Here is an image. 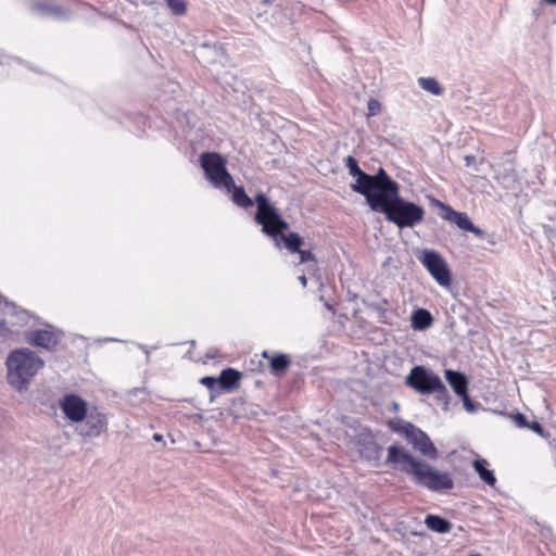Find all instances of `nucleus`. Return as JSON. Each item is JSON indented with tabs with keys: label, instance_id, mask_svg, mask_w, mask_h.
Masks as SVG:
<instances>
[{
	"label": "nucleus",
	"instance_id": "nucleus-45",
	"mask_svg": "<svg viewBox=\"0 0 556 556\" xmlns=\"http://www.w3.org/2000/svg\"><path fill=\"white\" fill-rule=\"evenodd\" d=\"M5 305H7V306H12V307L14 308V305H13V304H11V303H9L8 301H5Z\"/></svg>",
	"mask_w": 556,
	"mask_h": 556
},
{
	"label": "nucleus",
	"instance_id": "nucleus-32",
	"mask_svg": "<svg viewBox=\"0 0 556 556\" xmlns=\"http://www.w3.org/2000/svg\"><path fill=\"white\" fill-rule=\"evenodd\" d=\"M200 382H201V384L205 386L207 389L214 390L216 383H218V378L216 379L214 377L206 376V377L201 378Z\"/></svg>",
	"mask_w": 556,
	"mask_h": 556
},
{
	"label": "nucleus",
	"instance_id": "nucleus-22",
	"mask_svg": "<svg viewBox=\"0 0 556 556\" xmlns=\"http://www.w3.org/2000/svg\"><path fill=\"white\" fill-rule=\"evenodd\" d=\"M231 200L239 207H250L253 205V200L245 193L243 187L236 186L231 187Z\"/></svg>",
	"mask_w": 556,
	"mask_h": 556
},
{
	"label": "nucleus",
	"instance_id": "nucleus-37",
	"mask_svg": "<svg viewBox=\"0 0 556 556\" xmlns=\"http://www.w3.org/2000/svg\"><path fill=\"white\" fill-rule=\"evenodd\" d=\"M9 329L5 326V323L3 320H0V334L5 336Z\"/></svg>",
	"mask_w": 556,
	"mask_h": 556
},
{
	"label": "nucleus",
	"instance_id": "nucleus-12",
	"mask_svg": "<svg viewBox=\"0 0 556 556\" xmlns=\"http://www.w3.org/2000/svg\"><path fill=\"white\" fill-rule=\"evenodd\" d=\"M407 428L408 433L405 438L414 448L419 451L424 456L435 460L439 457V453L428 434L415 425L408 426Z\"/></svg>",
	"mask_w": 556,
	"mask_h": 556
},
{
	"label": "nucleus",
	"instance_id": "nucleus-7",
	"mask_svg": "<svg viewBox=\"0 0 556 556\" xmlns=\"http://www.w3.org/2000/svg\"><path fill=\"white\" fill-rule=\"evenodd\" d=\"M405 383L420 394H432L445 391L441 378L431 369L421 365L414 366L405 378Z\"/></svg>",
	"mask_w": 556,
	"mask_h": 556
},
{
	"label": "nucleus",
	"instance_id": "nucleus-16",
	"mask_svg": "<svg viewBox=\"0 0 556 556\" xmlns=\"http://www.w3.org/2000/svg\"><path fill=\"white\" fill-rule=\"evenodd\" d=\"M445 378L458 396L465 394V392L468 391V380L464 374L452 369H446Z\"/></svg>",
	"mask_w": 556,
	"mask_h": 556
},
{
	"label": "nucleus",
	"instance_id": "nucleus-36",
	"mask_svg": "<svg viewBox=\"0 0 556 556\" xmlns=\"http://www.w3.org/2000/svg\"><path fill=\"white\" fill-rule=\"evenodd\" d=\"M256 10H257V12L255 13L256 17L260 18V20L264 18V21H267V17H266L267 10L264 9V10L261 11L260 8H257Z\"/></svg>",
	"mask_w": 556,
	"mask_h": 556
},
{
	"label": "nucleus",
	"instance_id": "nucleus-4",
	"mask_svg": "<svg viewBox=\"0 0 556 556\" xmlns=\"http://www.w3.org/2000/svg\"><path fill=\"white\" fill-rule=\"evenodd\" d=\"M370 208L383 213L388 222L395 224L401 229L413 228L425 217L424 207L403 199L400 191L379 203L371 204Z\"/></svg>",
	"mask_w": 556,
	"mask_h": 556
},
{
	"label": "nucleus",
	"instance_id": "nucleus-14",
	"mask_svg": "<svg viewBox=\"0 0 556 556\" xmlns=\"http://www.w3.org/2000/svg\"><path fill=\"white\" fill-rule=\"evenodd\" d=\"M358 444H359V453L365 459H367L369 462H377L380 459L381 453H382V446H380L375 441V438L369 430L364 429L359 433Z\"/></svg>",
	"mask_w": 556,
	"mask_h": 556
},
{
	"label": "nucleus",
	"instance_id": "nucleus-44",
	"mask_svg": "<svg viewBox=\"0 0 556 556\" xmlns=\"http://www.w3.org/2000/svg\"><path fill=\"white\" fill-rule=\"evenodd\" d=\"M202 48H203V49H210V48H211V46H210V45H207V43H203V45H202Z\"/></svg>",
	"mask_w": 556,
	"mask_h": 556
},
{
	"label": "nucleus",
	"instance_id": "nucleus-40",
	"mask_svg": "<svg viewBox=\"0 0 556 556\" xmlns=\"http://www.w3.org/2000/svg\"><path fill=\"white\" fill-rule=\"evenodd\" d=\"M276 0H261L262 5L267 7L275 2Z\"/></svg>",
	"mask_w": 556,
	"mask_h": 556
},
{
	"label": "nucleus",
	"instance_id": "nucleus-6",
	"mask_svg": "<svg viewBox=\"0 0 556 556\" xmlns=\"http://www.w3.org/2000/svg\"><path fill=\"white\" fill-rule=\"evenodd\" d=\"M368 178L366 179L365 193L363 195L370 207L371 204L379 203L400 191L399 184L392 180L382 167L375 175L368 174Z\"/></svg>",
	"mask_w": 556,
	"mask_h": 556
},
{
	"label": "nucleus",
	"instance_id": "nucleus-11",
	"mask_svg": "<svg viewBox=\"0 0 556 556\" xmlns=\"http://www.w3.org/2000/svg\"><path fill=\"white\" fill-rule=\"evenodd\" d=\"M60 408L71 422H83L88 413L87 402L75 393L65 394L60 400Z\"/></svg>",
	"mask_w": 556,
	"mask_h": 556
},
{
	"label": "nucleus",
	"instance_id": "nucleus-30",
	"mask_svg": "<svg viewBox=\"0 0 556 556\" xmlns=\"http://www.w3.org/2000/svg\"><path fill=\"white\" fill-rule=\"evenodd\" d=\"M295 253L300 254V263L301 264L308 263V262H315L314 255L308 250H301L300 249V251H296Z\"/></svg>",
	"mask_w": 556,
	"mask_h": 556
},
{
	"label": "nucleus",
	"instance_id": "nucleus-46",
	"mask_svg": "<svg viewBox=\"0 0 556 556\" xmlns=\"http://www.w3.org/2000/svg\"><path fill=\"white\" fill-rule=\"evenodd\" d=\"M393 408L397 409V408H399V404H397V403H394V404H393Z\"/></svg>",
	"mask_w": 556,
	"mask_h": 556
},
{
	"label": "nucleus",
	"instance_id": "nucleus-5",
	"mask_svg": "<svg viewBox=\"0 0 556 556\" xmlns=\"http://www.w3.org/2000/svg\"><path fill=\"white\" fill-rule=\"evenodd\" d=\"M200 160L205 177L212 185L217 189L224 188L227 192H230L231 187H233V178L226 168V160L215 152H204Z\"/></svg>",
	"mask_w": 556,
	"mask_h": 556
},
{
	"label": "nucleus",
	"instance_id": "nucleus-20",
	"mask_svg": "<svg viewBox=\"0 0 556 556\" xmlns=\"http://www.w3.org/2000/svg\"><path fill=\"white\" fill-rule=\"evenodd\" d=\"M472 466L475 471L479 475L480 479L486 483L488 485H494L496 482V478L494 472L488 469V462L483 458H476L472 462Z\"/></svg>",
	"mask_w": 556,
	"mask_h": 556
},
{
	"label": "nucleus",
	"instance_id": "nucleus-28",
	"mask_svg": "<svg viewBox=\"0 0 556 556\" xmlns=\"http://www.w3.org/2000/svg\"><path fill=\"white\" fill-rule=\"evenodd\" d=\"M367 109H368L367 116L370 117V116H376V115L380 114L382 106H381V103L377 99L370 98L367 103Z\"/></svg>",
	"mask_w": 556,
	"mask_h": 556
},
{
	"label": "nucleus",
	"instance_id": "nucleus-38",
	"mask_svg": "<svg viewBox=\"0 0 556 556\" xmlns=\"http://www.w3.org/2000/svg\"><path fill=\"white\" fill-rule=\"evenodd\" d=\"M298 279L304 288L307 286V279L305 275H300Z\"/></svg>",
	"mask_w": 556,
	"mask_h": 556
},
{
	"label": "nucleus",
	"instance_id": "nucleus-9",
	"mask_svg": "<svg viewBox=\"0 0 556 556\" xmlns=\"http://www.w3.org/2000/svg\"><path fill=\"white\" fill-rule=\"evenodd\" d=\"M433 203L440 207L441 218L456 225L460 230L473 233L477 238H483L484 231L471 222L467 213L455 211L439 200H433Z\"/></svg>",
	"mask_w": 556,
	"mask_h": 556
},
{
	"label": "nucleus",
	"instance_id": "nucleus-21",
	"mask_svg": "<svg viewBox=\"0 0 556 556\" xmlns=\"http://www.w3.org/2000/svg\"><path fill=\"white\" fill-rule=\"evenodd\" d=\"M33 10L45 16L49 15L58 18L66 16L65 10L62 7L54 4L37 2L33 4Z\"/></svg>",
	"mask_w": 556,
	"mask_h": 556
},
{
	"label": "nucleus",
	"instance_id": "nucleus-13",
	"mask_svg": "<svg viewBox=\"0 0 556 556\" xmlns=\"http://www.w3.org/2000/svg\"><path fill=\"white\" fill-rule=\"evenodd\" d=\"M61 339V334L50 329H37L26 333V341L48 351H52Z\"/></svg>",
	"mask_w": 556,
	"mask_h": 556
},
{
	"label": "nucleus",
	"instance_id": "nucleus-2",
	"mask_svg": "<svg viewBox=\"0 0 556 556\" xmlns=\"http://www.w3.org/2000/svg\"><path fill=\"white\" fill-rule=\"evenodd\" d=\"M257 211L254 216L255 222L262 226V231L271 237L276 247L280 248V242H283L289 252L295 253L300 251L302 238L296 232L285 235L282 231L288 229V223L280 216L277 208L268 201V198L258 193L255 197Z\"/></svg>",
	"mask_w": 556,
	"mask_h": 556
},
{
	"label": "nucleus",
	"instance_id": "nucleus-18",
	"mask_svg": "<svg viewBox=\"0 0 556 556\" xmlns=\"http://www.w3.org/2000/svg\"><path fill=\"white\" fill-rule=\"evenodd\" d=\"M425 525L428 529L437 533H447L452 529V523L438 515H427L425 518Z\"/></svg>",
	"mask_w": 556,
	"mask_h": 556
},
{
	"label": "nucleus",
	"instance_id": "nucleus-42",
	"mask_svg": "<svg viewBox=\"0 0 556 556\" xmlns=\"http://www.w3.org/2000/svg\"><path fill=\"white\" fill-rule=\"evenodd\" d=\"M212 48H213V50L215 52H222L223 51V48L220 46H218V47L217 46H213Z\"/></svg>",
	"mask_w": 556,
	"mask_h": 556
},
{
	"label": "nucleus",
	"instance_id": "nucleus-17",
	"mask_svg": "<svg viewBox=\"0 0 556 556\" xmlns=\"http://www.w3.org/2000/svg\"><path fill=\"white\" fill-rule=\"evenodd\" d=\"M241 374L233 368L223 369L218 377V384L222 389L230 391L238 387Z\"/></svg>",
	"mask_w": 556,
	"mask_h": 556
},
{
	"label": "nucleus",
	"instance_id": "nucleus-3",
	"mask_svg": "<svg viewBox=\"0 0 556 556\" xmlns=\"http://www.w3.org/2000/svg\"><path fill=\"white\" fill-rule=\"evenodd\" d=\"M43 366V359L30 349L12 350L5 359L7 382L14 391L22 393Z\"/></svg>",
	"mask_w": 556,
	"mask_h": 556
},
{
	"label": "nucleus",
	"instance_id": "nucleus-33",
	"mask_svg": "<svg viewBox=\"0 0 556 556\" xmlns=\"http://www.w3.org/2000/svg\"><path fill=\"white\" fill-rule=\"evenodd\" d=\"M514 421L516 424L517 427L519 428H527L529 422L526 418V416L521 413H517L515 416H514Z\"/></svg>",
	"mask_w": 556,
	"mask_h": 556
},
{
	"label": "nucleus",
	"instance_id": "nucleus-25",
	"mask_svg": "<svg viewBox=\"0 0 556 556\" xmlns=\"http://www.w3.org/2000/svg\"><path fill=\"white\" fill-rule=\"evenodd\" d=\"M494 178L503 185L515 181V170L511 165L505 167L503 172L495 169Z\"/></svg>",
	"mask_w": 556,
	"mask_h": 556
},
{
	"label": "nucleus",
	"instance_id": "nucleus-35",
	"mask_svg": "<svg viewBox=\"0 0 556 556\" xmlns=\"http://www.w3.org/2000/svg\"><path fill=\"white\" fill-rule=\"evenodd\" d=\"M464 161H465V165H466L467 167H471V166H473V167H475V170H478V168H477V166H476V157H475V156H472V155H466V156L464 157Z\"/></svg>",
	"mask_w": 556,
	"mask_h": 556
},
{
	"label": "nucleus",
	"instance_id": "nucleus-24",
	"mask_svg": "<svg viewBox=\"0 0 556 556\" xmlns=\"http://www.w3.org/2000/svg\"><path fill=\"white\" fill-rule=\"evenodd\" d=\"M418 84L424 90H426L434 96H440L443 92L442 87L440 86L439 81L435 78L420 77L418 79Z\"/></svg>",
	"mask_w": 556,
	"mask_h": 556
},
{
	"label": "nucleus",
	"instance_id": "nucleus-26",
	"mask_svg": "<svg viewBox=\"0 0 556 556\" xmlns=\"http://www.w3.org/2000/svg\"><path fill=\"white\" fill-rule=\"evenodd\" d=\"M388 426L390 427L391 430H393L394 432H397V433H403L405 437L407 435L408 433V426H414L413 424L410 422H407V421H404L403 419L401 418H394V419H390L388 421Z\"/></svg>",
	"mask_w": 556,
	"mask_h": 556
},
{
	"label": "nucleus",
	"instance_id": "nucleus-19",
	"mask_svg": "<svg viewBox=\"0 0 556 556\" xmlns=\"http://www.w3.org/2000/svg\"><path fill=\"white\" fill-rule=\"evenodd\" d=\"M410 320L415 330H425L431 326L433 318L429 311L418 308L413 313Z\"/></svg>",
	"mask_w": 556,
	"mask_h": 556
},
{
	"label": "nucleus",
	"instance_id": "nucleus-43",
	"mask_svg": "<svg viewBox=\"0 0 556 556\" xmlns=\"http://www.w3.org/2000/svg\"><path fill=\"white\" fill-rule=\"evenodd\" d=\"M546 3L556 5V0H544Z\"/></svg>",
	"mask_w": 556,
	"mask_h": 556
},
{
	"label": "nucleus",
	"instance_id": "nucleus-29",
	"mask_svg": "<svg viewBox=\"0 0 556 556\" xmlns=\"http://www.w3.org/2000/svg\"><path fill=\"white\" fill-rule=\"evenodd\" d=\"M433 394H435L437 401H439L443 404V408L447 409L448 404H450V396H448L447 389L445 388V391H442V392L435 391Z\"/></svg>",
	"mask_w": 556,
	"mask_h": 556
},
{
	"label": "nucleus",
	"instance_id": "nucleus-1",
	"mask_svg": "<svg viewBox=\"0 0 556 556\" xmlns=\"http://www.w3.org/2000/svg\"><path fill=\"white\" fill-rule=\"evenodd\" d=\"M386 463L409 475L415 484L429 491L443 492L454 486L453 478L448 472L437 470L431 465L415 458L408 451L397 445L393 444L388 447Z\"/></svg>",
	"mask_w": 556,
	"mask_h": 556
},
{
	"label": "nucleus",
	"instance_id": "nucleus-34",
	"mask_svg": "<svg viewBox=\"0 0 556 556\" xmlns=\"http://www.w3.org/2000/svg\"><path fill=\"white\" fill-rule=\"evenodd\" d=\"M463 400V403H464V407L466 408L467 412H473L475 410V404L473 402L470 400L469 395H468V391L465 392V394H462L459 395Z\"/></svg>",
	"mask_w": 556,
	"mask_h": 556
},
{
	"label": "nucleus",
	"instance_id": "nucleus-27",
	"mask_svg": "<svg viewBox=\"0 0 556 556\" xmlns=\"http://www.w3.org/2000/svg\"><path fill=\"white\" fill-rule=\"evenodd\" d=\"M170 11L175 15H181L186 12V1L185 0H166Z\"/></svg>",
	"mask_w": 556,
	"mask_h": 556
},
{
	"label": "nucleus",
	"instance_id": "nucleus-15",
	"mask_svg": "<svg viewBox=\"0 0 556 556\" xmlns=\"http://www.w3.org/2000/svg\"><path fill=\"white\" fill-rule=\"evenodd\" d=\"M345 166L349 169V174L356 178L355 184L351 185L352 190L363 195L365 193L366 179H369L368 174L359 168L356 159L351 155L345 159Z\"/></svg>",
	"mask_w": 556,
	"mask_h": 556
},
{
	"label": "nucleus",
	"instance_id": "nucleus-23",
	"mask_svg": "<svg viewBox=\"0 0 556 556\" xmlns=\"http://www.w3.org/2000/svg\"><path fill=\"white\" fill-rule=\"evenodd\" d=\"M263 356L266 358H269L271 371L275 374H280V372L285 371L290 365V359L285 354H277V355L269 357L268 353L266 351H264Z\"/></svg>",
	"mask_w": 556,
	"mask_h": 556
},
{
	"label": "nucleus",
	"instance_id": "nucleus-41",
	"mask_svg": "<svg viewBox=\"0 0 556 556\" xmlns=\"http://www.w3.org/2000/svg\"><path fill=\"white\" fill-rule=\"evenodd\" d=\"M153 439H154L155 441H162V435H161V434H159V433H154V434H153Z\"/></svg>",
	"mask_w": 556,
	"mask_h": 556
},
{
	"label": "nucleus",
	"instance_id": "nucleus-10",
	"mask_svg": "<svg viewBox=\"0 0 556 556\" xmlns=\"http://www.w3.org/2000/svg\"><path fill=\"white\" fill-rule=\"evenodd\" d=\"M84 424L78 433L84 438H98L108 431L109 415L103 409L92 408L88 410Z\"/></svg>",
	"mask_w": 556,
	"mask_h": 556
},
{
	"label": "nucleus",
	"instance_id": "nucleus-39",
	"mask_svg": "<svg viewBox=\"0 0 556 556\" xmlns=\"http://www.w3.org/2000/svg\"><path fill=\"white\" fill-rule=\"evenodd\" d=\"M139 348L144 352V354L147 355V359H149L150 357V352L149 350L147 349V346L142 345V344H139Z\"/></svg>",
	"mask_w": 556,
	"mask_h": 556
},
{
	"label": "nucleus",
	"instance_id": "nucleus-31",
	"mask_svg": "<svg viewBox=\"0 0 556 556\" xmlns=\"http://www.w3.org/2000/svg\"><path fill=\"white\" fill-rule=\"evenodd\" d=\"M527 428L531 429L532 431H534L536 434H539L542 438L547 437L544 428L542 427V425L539 421L529 422Z\"/></svg>",
	"mask_w": 556,
	"mask_h": 556
},
{
	"label": "nucleus",
	"instance_id": "nucleus-8",
	"mask_svg": "<svg viewBox=\"0 0 556 556\" xmlns=\"http://www.w3.org/2000/svg\"><path fill=\"white\" fill-rule=\"evenodd\" d=\"M419 261L440 286L448 287L451 285L450 268L445 260L438 252L425 250Z\"/></svg>",
	"mask_w": 556,
	"mask_h": 556
}]
</instances>
